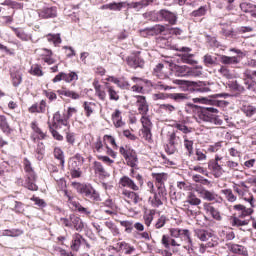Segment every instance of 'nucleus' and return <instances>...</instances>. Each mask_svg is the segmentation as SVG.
<instances>
[{"label": "nucleus", "instance_id": "1", "mask_svg": "<svg viewBox=\"0 0 256 256\" xmlns=\"http://www.w3.org/2000/svg\"><path fill=\"white\" fill-rule=\"evenodd\" d=\"M130 177L123 176L122 178H120L119 184L122 187L131 189V191H139V189H141V187H143V183H144L143 176H141V174H139V173H135V169L132 168L130 170ZM133 179H136L137 183H135V180H133Z\"/></svg>", "mask_w": 256, "mask_h": 256}, {"label": "nucleus", "instance_id": "2", "mask_svg": "<svg viewBox=\"0 0 256 256\" xmlns=\"http://www.w3.org/2000/svg\"><path fill=\"white\" fill-rule=\"evenodd\" d=\"M217 113H219V110H217V108H202V110L198 112V122L214 123V125H221L223 123V120L219 119V117L216 115Z\"/></svg>", "mask_w": 256, "mask_h": 256}, {"label": "nucleus", "instance_id": "3", "mask_svg": "<svg viewBox=\"0 0 256 256\" xmlns=\"http://www.w3.org/2000/svg\"><path fill=\"white\" fill-rule=\"evenodd\" d=\"M195 235L200 239V241H209L207 244L200 245V253H205L207 249L211 247H217L219 243L216 240H213V232L205 229H197L195 230Z\"/></svg>", "mask_w": 256, "mask_h": 256}, {"label": "nucleus", "instance_id": "4", "mask_svg": "<svg viewBox=\"0 0 256 256\" xmlns=\"http://www.w3.org/2000/svg\"><path fill=\"white\" fill-rule=\"evenodd\" d=\"M72 186L76 189L77 193L80 195H84L87 199L91 201H101V197L99 196V192L93 188L90 184H81L79 182H73Z\"/></svg>", "mask_w": 256, "mask_h": 256}, {"label": "nucleus", "instance_id": "5", "mask_svg": "<svg viewBox=\"0 0 256 256\" xmlns=\"http://www.w3.org/2000/svg\"><path fill=\"white\" fill-rule=\"evenodd\" d=\"M245 201H248L250 204V208H247L241 204L234 205V210L237 211L236 215L240 219H245V217H249L250 215H253V207H255V199H253V196H250L249 198H245Z\"/></svg>", "mask_w": 256, "mask_h": 256}, {"label": "nucleus", "instance_id": "6", "mask_svg": "<svg viewBox=\"0 0 256 256\" xmlns=\"http://www.w3.org/2000/svg\"><path fill=\"white\" fill-rule=\"evenodd\" d=\"M152 21H168L170 25L177 23V14L169 10H160L159 12H152Z\"/></svg>", "mask_w": 256, "mask_h": 256}, {"label": "nucleus", "instance_id": "7", "mask_svg": "<svg viewBox=\"0 0 256 256\" xmlns=\"http://www.w3.org/2000/svg\"><path fill=\"white\" fill-rule=\"evenodd\" d=\"M25 171L27 173L25 183L26 189H29V191H37L39 189V187H37V184H35V181H37V176L35 175V172L33 171V168L31 167V163L29 161L25 162Z\"/></svg>", "mask_w": 256, "mask_h": 256}, {"label": "nucleus", "instance_id": "8", "mask_svg": "<svg viewBox=\"0 0 256 256\" xmlns=\"http://www.w3.org/2000/svg\"><path fill=\"white\" fill-rule=\"evenodd\" d=\"M181 147V137L177 136V133L172 132L168 136V144L165 147V151L168 155L177 153V149Z\"/></svg>", "mask_w": 256, "mask_h": 256}, {"label": "nucleus", "instance_id": "9", "mask_svg": "<svg viewBox=\"0 0 256 256\" xmlns=\"http://www.w3.org/2000/svg\"><path fill=\"white\" fill-rule=\"evenodd\" d=\"M120 153L123 155L129 167H137V162L139 161L137 158V152L132 149H125L124 147H120Z\"/></svg>", "mask_w": 256, "mask_h": 256}, {"label": "nucleus", "instance_id": "10", "mask_svg": "<svg viewBox=\"0 0 256 256\" xmlns=\"http://www.w3.org/2000/svg\"><path fill=\"white\" fill-rule=\"evenodd\" d=\"M176 51H180L181 54H179V57L181 58V61L184 63H187L188 65H195L197 64V61H195L194 54H191V48L189 47H180L176 48Z\"/></svg>", "mask_w": 256, "mask_h": 256}, {"label": "nucleus", "instance_id": "11", "mask_svg": "<svg viewBox=\"0 0 256 256\" xmlns=\"http://www.w3.org/2000/svg\"><path fill=\"white\" fill-rule=\"evenodd\" d=\"M65 193V197H67L68 199V204L71 206V208L74 211H78L79 213H82L83 215H91V211H89V209L81 206V204L77 201H75V199L73 198V196L69 195V192H67V190L64 191Z\"/></svg>", "mask_w": 256, "mask_h": 256}, {"label": "nucleus", "instance_id": "12", "mask_svg": "<svg viewBox=\"0 0 256 256\" xmlns=\"http://www.w3.org/2000/svg\"><path fill=\"white\" fill-rule=\"evenodd\" d=\"M122 197L124 201H126V203H134V205H137L138 203H141V201H143L141 196H139V194H137V192H135L134 190H123Z\"/></svg>", "mask_w": 256, "mask_h": 256}, {"label": "nucleus", "instance_id": "13", "mask_svg": "<svg viewBox=\"0 0 256 256\" xmlns=\"http://www.w3.org/2000/svg\"><path fill=\"white\" fill-rule=\"evenodd\" d=\"M79 79V75L75 72L64 73L60 72L53 78V83H59V81H65L66 83H72V81H77Z\"/></svg>", "mask_w": 256, "mask_h": 256}, {"label": "nucleus", "instance_id": "14", "mask_svg": "<svg viewBox=\"0 0 256 256\" xmlns=\"http://www.w3.org/2000/svg\"><path fill=\"white\" fill-rule=\"evenodd\" d=\"M172 71L175 73L176 77H187L189 73H191V68L187 65H177V64H170Z\"/></svg>", "mask_w": 256, "mask_h": 256}, {"label": "nucleus", "instance_id": "15", "mask_svg": "<svg viewBox=\"0 0 256 256\" xmlns=\"http://www.w3.org/2000/svg\"><path fill=\"white\" fill-rule=\"evenodd\" d=\"M170 234L172 237L178 238L181 237V239H184V241H187V243H192L191 241V234L189 233V230H181L179 228H173L170 230Z\"/></svg>", "mask_w": 256, "mask_h": 256}, {"label": "nucleus", "instance_id": "16", "mask_svg": "<svg viewBox=\"0 0 256 256\" xmlns=\"http://www.w3.org/2000/svg\"><path fill=\"white\" fill-rule=\"evenodd\" d=\"M203 208L207 215H211V217H213L216 221H221V213L213 206V204L205 202L203 204Z\"/></svg>", "mask_w": 256, "mask_h": 256}, {"label": "nucleus", "instance_id": "17", "mask_svg": "<svg viewBox=\"0 0 256 256\" xmlns=\"http://www.w3.org/2000/svg\"><path fill=\"white\" fill-rule=\"evenodd\" d=\"M136 98V105L140 115H147V113H149V104H147V99L145 96H137Z\"/></svg>", "mask_w": 256, "mask_h": 256}, {"label": "nucleus", "instance_id": "18", "mask_svg": "<svg viewBox=\"0 0 256 256\" xmlns=\"http://www.w3.org/2000/svg\"><path fill=\"white\" fill-rule=\"evenodd\" d=\"M93 167L95 174L98 175L100 179H107L111 177V174L105 170V167L101 162L95 161L93 163Z\"/></svg>", "mask_w": 256, "mask_h": 256}, {"label": "nucleus", "instance_id": "19", "mask_svg": "<svg viewBox=\"0 0 256 256\" xmlns=\"http://www.w3.org/2000/svg\"><path fill=\"white\" fill-rule=\"evenodd\" d=\"M208 169L216 178H219L221 177V175H223V167H221V165H219V162L217 161H209Z\"/></svg>", "mask_w": 256, "mask_h": 256}, {"label": "nucleus", "instance_id": "20", "mask_svg": "<svg viewBox=\"0 0 256 256\" xmlns=\"http://www.w3.org/2000/svg\"><path fill=\"white\" fill-rule=\"evenodd\" d=\"M127 63L129 67H132L133 69H137V67H140L141 69H143L145 65V61H143V59H141V57L137 55L129 56L127 58Z\"/></svg>", "mask_w": 256, "mask_h": 256}, {"label": "nucleus", "instance_id": "21", "mask_svg": "<svg viewBox=\"0 0 256 256\" xmlns=\"http://www.w3.org/2000/svg\"><path fill=\"white\" fill-rule=\"evenodd\" d=\"M184 211L189 217H197L201 213V207L193 204H187L184 202Z\"/></svg>", "mask_w": 256, "mask_h": 256}, {"label": "nucleus", "instance_id": "22", "mask_svg": "<svg viewBox=\"0 0 256 256\" xmlns=\"http://www.w3.org/2000/svg\"><path fill=\"white\" fill-rule=\"evenodd\" d=\"M146 35H161V33H165L167 31V26H163L161 24H157L153 27L146 28L143 30Z\"/></svg>", "mask_w": 256, "mask_h": 256}, {"label": "nucleus", "instance_id": "23", "mask_svg": "<svg viewBox=\"0 0 256 256\" xmlns=\"http://www.w3.org/2000/svg\"><path fill=\"white\" fill-rule=\"evenodd\" d=\"M112 121L114 127L119 129L121 127H125V122L123 121V117L121 116V112L119 109H116L112 114Z\"/></svg>", "mask_w": 256, "mask_h": 256}, {"label": "nucleus", "instance_id": "24", "mask_svg": "<svg viewBox=\"0 0 256 256\" xmlns=\"http://www.w3.org/2000/svg\"><path fill=\"white\" fill-rule=\"evenodd\" d=\"M39 17H41V19H51L53 17H57V8H44L40 10Z\"/></svg>", "mask_w": 256, "mask_h": 256}, {"label": "nucleus", "instance_id": "25", "mask_svg": "<svg viewBox=\"0 0 256 256\" xmlns=\"http://www.w3.org/2000/svg\"><path fill=\"white\" fill-rule=\"evenodd\" d=\"M106 92L108 93V97L110 101H119L121 97L119 96V91L115 90V87L111 86L109 83L105 84Z\"/></svg>", "mask_w": 256, "mask_h": 256}, {"label": "nucleus", "instance_id": "26", "mask_svg": "<svg viewBox=\"0 0 256 256\" xmlns=\"http://www.w3.org/2000/svg\"><path fill=\"white\" fill-rule=\"evenodd\" d=\"M152 75L158 79H165L167 77L165 65L162 63L157 64L153 69Z\"/></svg>", "mask_w": 256, "mask_h": 256}, {"label": "nucleus", "instance_id": "27", "mask_svg": "<svg viewBox=\"0 0 256 256\" xmlns=\"http://www.w3.org/2000/svg\"><path fill=\"white\" fill-rule=\"evenodd\" d=\"M169 99H172V101H175L176 103H183L185 101H189L191 99V96L187 93H171L168 95Z\"/></svg>", "mask_w": 256, "mask_h": 256}, {"label": "nucleus", "instance_id": "28", "mask_svg": "<svg viewBox=\"0 0 256 256\" xmlns=\"http://www.w3.org/2000/svg\"><path fill=\"white\" fill-rule=\"evenodd\" d=\"M81 243H87V241H85V239L83 238V236H81V234L75 233L73 235V240L71 245L72 251H79V247H81Z\"/></svg>", "mask_w": 256, "mask_h": 256}, {"label": "nucleus", "instance_id": "29", "mask_svg": "<svg viewBox=\"0 0 256 256\" xmlns=\"http://www.w3.org/2000/svg\"><path fill=\"white\" fill-rule=\"evenodd\" d=\"M220 62L223 65H239L240 60H239V57H237V56L221 55L220 56Z\"/></svg>", "mask_w": 256, "mask_h": 256}, {"label": "nucleus", "instance_id": "30", "mask_svg": "<svg viewBox=\"0 0 256 256\" xmlns=\"http://www.w3.org/2000/svg\"><path fill=\"white\" fill-rule=\"evenodd\" d=\"M228 249L236 255H247V249L238 244H228Z\"/></svg>", "mask_w": 256, "mask_h": 256}, {"label": "nucleus", "instance_id": "31", "mask_svg": "<svg viewBox=\"0 0 256 256\" xmlns=\"http://www.w3.org/2000/svg\"><path fill=\"white\" fill-rule=\"evenodd\" d=\"M119 249L124 255H133V253H135V246H132L127 242H121L119 244Z\"/></svg>", "mask_w": 256, "mask_h": 256}, {"label": "nucleus", "instance_id": "32", "mask_svg": "<svg viewBox=\"0 0 256 256\" xmlns=\"http://www.w3.org/2000/svg\"><path fill=\"white\" fill-rule=\"evenodd\" d=\"M106 81H111L112 83L117 85V87H119V89H129V87H130L129 82L119 80V78H116V77H113V76L108 77L106 79Z\"/></svg>", "mask_w": 256, "mask_h": 256}, {"label": "nucleus", "instance_id": "33", "mask_svg": "<svg viewBox=\"0 0 256 256\" xmlns=\"http://www.w3.org/2000/svg\"><path fill=\"white\" fill-rule=\"evenodd\" d=\"M74 229L76 231H83V221L78 216H75L74 214H71L69 217Z\"/></svg>", "mask_w": 256, "mask_h": 256}, {"label": "nucleus", "instance_id": "34", "mask_svg": "<svg viewBox=\"0 0 256 256\" xmlns=\"http://www.w3.org/2000/svg\"><path fill=\"white\" fill-rule=\"evenodd\" d=\"M199 195H201V197L204 198L206 201H215V199H217V194L207 189L200 190Z\"/></svg>", "mask_w": 256, "mask_h": 256}, {"label": "nucleus", "instance_id": "35", "mask_svg": "<svg viewBox=\"0 0 256 256\" xmlns=\"http://www.w3.org/2000/svg\"><path fill=\"white\" fill-rule=\"evenodd\" d=\"M188 205H196V206H200L201 205V200L197 197V195L193 194V193H189L186 197L185 202Z\"/></svg>", "mask_w": 256, "mask_h": 256}, {"label": "nucleus", "instance_id": "36", "mask_svg": "<svg viewBox=\"0 0 256 256\" xmlns=\"http://www.w3.org/2000/svg\"><path fill=\"white\" fill-rule=\"evenodd\" d=\"M83 107L86 113V117H91L95 111V107H97V104H95V102H84Z\"/></svg>", "mask_w": 256, "mask_h": 256}, {"label": "nucleus", "instance_id": "37", "mask_svg": "<svg viewBox=\"0 0 256 256\" xmlns=\"http://www.w3.org/2000/svg\"><path fill=\"white\" fill-rule=\"evenodd\" d=\"M153 179L159 184V186L165 185V181H167L169 175L167 173H153Z\"/></svg>", "mask_w": 256, "mask_h": 256}, {"label": "nucleus", "instance_id": "38", "mask_svg": "<svg viewBox=\"0 0 256 256\" xmlns=\"http://www.w3.org/2000/svg\"><path fill=\"white\" fill-rule=\"evenodd\" d=\"M203 63L206 67H213V65H217V57L211 54H206L203 57Z\"/></svg>", "mask_w": 256, "mask_h": 256}, {"label": "nucleus", "instance_id": "39", "mask_svg": "<svg viewBox=\"0 0 256 256\" xmlns=\"http://www.w3.org/2000/svg\"><path fill=\"white\" fill-rule=\"evenodd\" d=\"M57 93L59 95H64V97H70V99H79L81 97L79 93L67 89L58 90Z\"/></svg>", "mask_w": 256, "mask_h": 256}, {"label": "nucleus", "instance_id": "40", "mask_svg": "<svg viewBox=\"0 0 256 256\" xmlns=\"http://www.w3.org/2000/svg\"><path fill=\"white\" fill-rule=\"evenodd\" d=\"M43 51L45 52V54H43L42 60L44 61V63H47V65H53L55 63V59H53L52 55L53 52L49 49H43Z\"/></svg>", "mask_w": 256, "mask_h": 256}, {"label": "nucleus", "instance_id": "41", "mask_svg": "<svg viewBox=\"0 0 256 256\" xmlns=\"http://www.w3.org/2000/svg\"><path fill=\"white\" fill-rule=\"evenodd\" d=\"M231 224L233 227H245L246 225H249V221L241 220L239 216H234L231 218Z\"/></svg>", "mask_w": 256, "mask_h": 256}, {"label": "nucleus", "instance_id": "42", "mask_svg": "<svg viewBox=\"0 0 256 256\" xmlns=\"http://www.w3.org/2000/svg\"><path fill=\"white\" fill-rule=\"evenodd\" d=\"M54 157L60 161V165L63 169V167H65V156L63 155V150H61V148H54Z\"/></svg>", "mask_w": 256, "mask_h": 256}, {"label": "nucleus", "instance_id": "43", "mask_svg": "<svg viewBox=\"0 0 256 256\" xmlns=\"http://www.w3.org/2000/svg\"><path fill=\"white\" fill-rule=\"evenodd\" d=\"M11 77L14 87H19V85H21V81H23V74H21L19 71H16L11 73Z\"/></svg>", "mask_w": 256, "mask_h": 256}, {"label": "nucleus", "instance_id": "44", "mask_svg": "<svg viewBox=\"0 0 256 256\" xmlns=\"http://www.w3.org/2000/svg\"><path fill=\"white\" fill-rule=\"evenodd\" d=\"M240 8L242 11H244V13H252L253 15V13H255L256 5L243 2L240 4Z\"/></svg>", "mask_w": 256, "mask_h": 256}, {"label": "nucleus", "instance_id": "45", "mask_svg": "<svg viewBox=\"0 0 256 256\" xmlns=\"http://www.w3.org/2000/svg\"><path fill=\"white\" fill-rule=\"evenodd\" d=\"M0 129L3 133H10L11 128L9 127V123H7V117L0 115Z\"/></svg>", "mask_w": 256, "mask_h": 256}, {"label": "nucleus", "instance_id": "46", "mask_svg": "<svg viewBox=\"0 0 256 256\" xmlns=\"http://www.w3.org/2000/svg\"><path fill=\"white\" fill-rule=\"evenodd\" d=\"M207 11H208L207 5L200 6L197 10H194L191 13V16L192 17H203V16L207 15Z\"/></svg>", "mask_w": 256, "mask_h": 256}, {"label": "nucleus", "instance_id": "47", "mask_svg": "<svg viewBox=\"0 0 256 256\" xmlns=\"http://www.w3.org/2000/svg\"><path fill=\"white\" fill-rule=\"evenodd\" d=\"M196 161L205 163L207 161V152L205 150L196 149L195 151Z\"/></svg>", "mask_w": 256, "mask_h": 256}, {"label": "nucleus", "instance_id": "48", "mask_svg": "<svg viewBox=\"0 0 256 256\" xmlns=\"http://www.w3.org/2000/svg\"><path fill=\"white\" fill-rule=\"evenodd\" d=\"M1 5L11 7V9H23V4L15 2L13 0H4Z\"/></svg>", "mask_w": 256, "mask_h": 256}, {"label": "nucleus", "instance_id": "49", "mask_svg": "<svg viewBox=\"0 0 256 256\" xmlns=\"http://www.w3.org/2000/svg\"><path fill=\"white\" fill-rule=\"evenodd\" d=\"M184 147L188 151V157L193 155V140L187 139V136H184Z\"/></svg>", "mask_w": 256, "mask_h": 256}, {"label": "nucleus", "instance_id": "50", "mask_svg": "<svg viewBox=\"0 0 256 256\" xmlns=\"http://www.w3.org/2000/svg\"><path fill=\"white\" fill-rule=\"evenodd\" d=\"M230 89L232 91H236L237 93H245V87H243L239 82L233 81L229 84Z\"/></svg>", "mask_w": 256, "mask_h": 256}, {"label": "nucleus", "instance_id": "51", "mask_svg": "<svg viewBox=\"0 0 256 256\" xmlns=\"http://www.w3.org/2000/svg\"><path fill=\"white\" fill-rule=\"evenodd\" d=\"M218 73L222 75V77H225V79H233V74L231 73V70H229L225 66H221V68L218 70Z\"/></svg>", "mask_w": 256, "mask_h": 256}, {"label": "nucleus", "instance_id": "52", "mask_svg": "<svg viewBox=\"0 0 256 256\" xmlns=\"http://www.w3.org/2000/svg\"><path fill=\"white\" fill-rule=\"evenodd\" d=\"M95 95L100 101H105L107 99V92L103 89V86L95 90Z\"/></svg>", "mask_w": 256, "mask_h": 256}, {"label": "nucleus", "instance_id": "53", "mask_svg": "<svg viewBox=\"0 0 256 256\" xmlns=\"http://www.w3.org/2000/svg\"><path fill=\"white\" fill-rule=\"evenodd\" d=\"M48 127H49L50 132H51L52 136L54 137V139H56L57 141H63V136L61 134H59V132H57V130H55V127L53 125H51V122H48Z\"/></svg>", "mask_w": 256, "mask_h": 256}, {"label": "nucleus", "instance_id": "54", "mask_svg": "<svg viewBox=\"0 0 256 256\" xmlns=\"http://www.w3.org/2000/svg\"><path fill=\"white\" fill-rule=\"evenodd\" d=\"M125 5H127V2L110 3V11H121Z\"/></svg>", "mask_w": 256, "mask_h": 256}, {"label": "nucleus", "instance_id": "55", "mask_svg": "<svg viewBox=\"0 0 256 256\" xmlns=\"http://www.w3.org/2000/svg\"><path fill=\"white\" fill-rule=\"evenodd\" d=\"M222 193L226 196L227 200L230 201V203L237 201V197H235L231 189L222 190Z\"/></svg>", "mask_w": 256, "mask_h": 256}, {"label": "nucleus", "instance_id": "56", "mask_svg": "<svg viewBox=\"0 0 256 256\" xmlns=\"http://www.w3.org/2000/svg\"><path fill=\"white\" fill-rule=\"evenodd\" d=\"M141 123H142V129H152L153 128V124L151 123V120L143 115L141 118Z\"/></svg>", "mask_w": 256, "mask_h": 256}, {"label": "nucleus", "instance_id": "57", "mask_svg": "<svg viewBox=\"0 0 256 256\" xmlns=\"http://www.w3.org/2000/svg\"><path fill=\"white\" fill-rule=\"evenodd\" d=\"M36 153L38 155L37 159L41 161V159H43V154L45 153V145L43 144V142L38 143Z\"/></svg>", "mask_w": 256, "mask_h": 256}, {"label": "nucleus", "instance_id": "58", "mask_svg": "<svg viewBox=\"0 0 256 256\" xmlns=\"http://www.w3.org/2000/svg\"><path fill=\"white\" fill-rule=\"evenodd\" d=\"M152 87H154V89H158L159 91H167L169 89H173V87L165 85L162 81L154 83Z\"/></svg>", "mask_w": 256, "mask_h": 256}, {"label": "nucleus", "instance_id": "59", "mask_svg": "<svg viewBox=\"0 0 256 256\" xmlns=\"http://www.w3.org/2000/svg\"><path fill=\"white\" fill-rule=\"evenodd\" d=\"M120 225L125 227L126 233H133V222L132 221H120Z\"/></svg>", "mask_w": 256, "mask_h": 256}, {"label": "nucleus", "instance_id": "60", "mask_svg": "<svg viewBox=\"0 0 256 256\" xmlns=\"http://www.w3.org/2000/svg\"><path fill=\"white\" fill-rule=\"evenodd\" d=\"M151 203L152 207H161V205H163V198H161L159 195L154 194Z\"/></svg>", "mask_w": 256, "mask_h": 256}, {"label": "nucleus", "instance_id": "61", "mask_svg": "<svg viewBox=\"0 0 256 256\" xmlns=\"http://www.w3.org/2000/svg\"><path fill=\"white\" fill-rule=\"evenodd\" d=\"M51 125L55 129H61V126L67 127V125H69V122L67 121V118H62L60 121L53 122V124Z\"/></svg>", "mask_w": 256, "mask_h": 256}, {"label": "nucleus", "instance_id": "62", "mask_svg": "<svg viewBox=\"0 0 256 256\" xmlns=\"http://www.w3.org/2000/svg\"><path fill=\"white\" fill-rule=\"evenodd\" d=\"M31 75H36L37 77H41L43 75V70H41V66L34 65L30 69Z\"/></svg>", "mask_w": 256, "mask_h": 256}, {"label": "nucleus", "instance_id": "63", "mask_svg": "<svg viewBox=\"0 0 256 256\" xmlns=\"http://www.w3.org/2000/svg\"><path fill=\"white\" fill-rule=\"evenodd\" d=\"M160 109L166 111V113H173L177 108L171 104H161Z\"/></svg>", "mask_w": 256, "mask_h": 256}, {"label": "nucleus", "instance_id": "64", "mask_svg": "<svg viewBox=\"0 0 256 256\" xmlns=\"http://www.w3.org/2000/svg\"><path fill=\"white\" fill-rule=\"evenodd\" d=\"M175 127L178 131L185 133V135H187V133H191V128L187 127L185 124H176Z\"/></svg>", "mask_w": 256, "mask_h": 256}]
</instances>
